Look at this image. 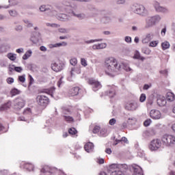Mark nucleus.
I'll list each match as a JSON object with an SVG mask.
<instances>
[{"label": "nucleus", "mask_w": 175, "mask_h": 175, "mask_svg": "<svg viewBox=\"0 0 175 175\" xmlns=\"http://www.w3.org/2000/svg\"><path fill=\"white\" fill-rule=\"evenodd\" d=\"M151 122H152L151 119H147L146 120L144 121V126H150Z\"/></svg>", "instance_id": "nucleus-51"}, {"label": "nucleus", "mask_w": 175, "mask_h": 175, "mask_svg": "<svg viewBox=\"0 0 175 175\" xmlns=\"http://www.w3.org/2000/svg\"><path fill=\"white\" fill-rule=\"evenodd\" d=\"M31 114H32V110L31 109V108H26L23 111L24 116H31Z\"/></svg>", "instance_id": "nucleus-36"}, {"label": "nucleus", "mask_w": 175, "mask_h": 175, "mask_svg": "<svg viewBox=\"0 0 175 175\" xmlns=\"http://www.w3.org/2000/svg\"><path fill=\"white\" fill-rule=\"evenodd\" d=\"M58 32H59L60 33H69V29L66 28H59Z\"/></svg>", "instance_id": "nucleus-40"}, {"label": "nucleus", "mask_w": 175, "mask_h": 175, "mask_svg": "<svg viewBox=\"0 0 175 175\" xmlns=\"http://www.w3.org/2000/svg\"><path fill=\"white\" fill-rule=\"evenodd\" d=\"M150 117L152 118V120H161L162 118V113L161 111L157 109H152L150 111Z\"/></svg>", "instance_id": "nucleus-12"}, {"label": "nucleus", "mask_w": 175, "mask_h": 175, "mask_svg": "<svg viewBox=\"0 0 175 175\" xmlns=\"http://www.w3.org/2000/svg\"><path fill=\"white\" fill-rule=\"evenodd\" d=\"M72 113V110L71 109H69V108H64L63 109V113L64 114H71Z\"/></svg>", "instance_id": "nucleus-53"}, {"label": "nucleus", "mask_w": 175, "mask_h": 175, "mask_svg": "<svg viewBox=\"0 0 175 175\" xmlns=\"http://www.w3.org/2000/svg\"><path fill=\"white\" fill-rule=\"evenodd\" d=\"M116 142L120 143V142H124V143H128V139L125 137H122L121 140L116 139Z\"/></svg>", "instance_id": "nucleus-56"}, {"label": "nucleus", "mask_w": 175, "mask_h": 175, "mask_svg": "<svg viewBox=\"0 0 175 175\" xmlns=\"http://www.w3.org/2000/svg\"><path fill=\"white\" fill-rule=\"evenodd\" d=\"M39 10L41 13H44L46 12H49L48 14L51 17H53L54 16H57V10L53 8V5L50 4H42L39 7Z\"/></svg>", "instance_id": "nucleus-5"}, {"label": "nucleus", "mask_w": 175, "mask_h": 175, "mask_svg": "<svg viewBox=\"0 0 175 175\" xmlns=\"http://www.w3.org/2000/svg\"><path fill=\"white\" fill-rule=\"evenodd\" d=\"M159 43V40H153V41H150L149 42V47H157V46H158Z\"/></svg>", "instance_id": "nucleus-33"}, {"label": "nucleus", "mask_w": 175, "mask_h": 175, "mask_svg": "<svg viewBox=\"0 0 175 175\" xmlns=\"http://www.w3.org/2000/svg\"><path fill=\"white\" fill-rule=\"evenodd\" d=\"M142 53H144V54H146V55H150V54H151V50L148 48H144L142 49Z\"/></svg>", "instance_id": "nucleus-42"}, {"label": "nucleus", "mask_w": 175, "mask_h": 175, "mask_svg": "<svg viewBox=\"0 0 175 175\" xmlns=\"http://www.w3.org/2000/svg\"><path fill=\"white\" fill-rule=\"evenodd\" d=\"M51 69L54 70V72H61L62 69H64V65L61 63L55 62L51 64Z\"/></svg>", "instance_id": "nucleus-16"}, {"label": "nucleus", "mask_w": 175, "mask_h": 175, "mask_svg": "<svg viewBox=\"0 0 175 175\" xmlns=\"http://www.w3.org/2000/svg\"><path fill=\"white\" fill-rule=\"evenodd\" d=\"M89 84L92 85L93 91H98V90L102 88V85L100 84V83L94 79H90Z\"/></svg>", "instance_id": "nucleus-13"}, {"label": "nucleus", "mask_w": 175, "mask_h": 175, "mask_svg": "<svg viewBox=\"0 0 175 175\" xmlns=\"http://www.w3.org/2000/svg\"><path fill=\"white\" fill-rule=\"evenodd\" d=\"M125 109L129 111H134V110H136V109H137V103H136V102L128 103L126 105Z\"/></svg>", "instance_id": "nucleus-15"}, {"label": "nucleus", "mask_w": 175, "mask_h": 175, "mask_svg": "<svg viewBox=\"0 0 175 175\" xmlns=\"http://www.w3.org/2000/svg\"><path fill=\"white\" fill-rule=\"evenodd\" d=\"M6 81H7L8 84H13V83H14V79H13L12 77L8 78Z\"/></svg>", "instance_id": "nucleus-58"}, {"label": "nucleus", "mask_w": 175, "mask_h": 175, "mask_svg": "<svg viewBox=\"0 0 175 175\" xmlns=\"http://www.w3.org/2000/svg\"><path fill=\"white\" fill-rule=\"evenodd\" d=\"M15 70V72H17L18 73H21L23 72V68L15 66V70Z\"/></svg>", "instance_id": "nucleus-60"}, {"label": "nucleus", "mask_w": 175, "mask_h": 175, "mask_svg": "<svg viewBox=\"0 0 175 175\" xmlns=\"http://www.w3.org/2000/svg\"><path fill=\"white\" fill-rule=\"evenodd\" d=\"M70 64L72 65V66H76L77 65V59L74 57L70 60Z\"/></svg>", "instance_id": "nucleus-43"}, {"label": "nucleus", "mask_w": 175, "mask_h": 175, "mask_svg": "<svg viewBox=\"0 0 175 175\" xmlns=\"http://www.w3.org/2000/svg\"><path fill=\"white\" fill-rule=\"evenodd\" d=\"M92 47L93 50H99V46L98 44L92 45Z\"/></svg>", "instance_id": "nucleus-64"}, {"label": "nucleus", "mask_w": 175, "mask_h": 175, "mask_svg": "<svg viewBox=\"0 0 175 175\" xmlns=\"http://www.w3.org/2000/svg\"><path fill=\"white\" fill-rule=\"evenodd\" d=\"M161 142L166 147H173L175 145V136L165 134L161 137Z\"/></svg>", "instance_id": "nucleus-6"}, {"label": "nucleus", "mask_w": 175, "mask_h": 175, "mask_svg": "<svg viewBox=\"0 0 175 175\" xmlns=\"http://www.w3.org/2000/svg\"><path fill=\"white\" fill-rule=\"evenodd\" d=\"M24 167L28 172H32V170H33V165L31 163H25Z\"/></svg>", "instance_id": "nucleus-31"}, {"label": "nucleus", "mask_w": 175, "mask_h": 175, "mask_svg": "<svg viewBox=\"0 0 175 175\" xmlns=\"http://www.w3.org/2000/svg\"><path fill=\"white\" fill-rule=\"evenodd\" d=\"M46 27H51V28H59V25L57 23H46Z\"/></svg>", "instance_id": "nucleus-39"}, {"label": "nucleus", "mask_w": 175, "mask_h": 175, "mask_svg": "<svg viewBox=\"0 0 175 175\" xmlns=\"http://www.w3.org/2000/svg\"><path fill=\"white\" fill-rule=\"evenodd\" d=\"M136 122V118L135 117L129 118L127 120V124L132 125Z\"/></svg>", "instance_id": "nucleus-37"}, {"label": "nucleus", "mask_w": 175, "mask_h": 175, "mask_svg": "<svg viewBox=\"0 0 175 175\" xmlns=\"http://www.w3.org/2000/svg\"><path fill=\"white\" fill-rule=\"evenodd\" d=\"M100 131V127L99 126H95L93 129L92 133L94 134L98 133Z\"/></svg>", "instance_id": "nucleus-48"}, {"label": "nucleus", "mask_w": 175, "mask_h": 175, "mask_svg": "<svg viewBox=\"0 0 175 175\" xmlns=\"http://www.w3.org/2000/svg\"><path fill=\"white\" fill-rule=\"evenodd\" d=\"M131 10L133 13L141 16V17H147L148 16V10L142 4L135 3L132 5Z\"/></svg>", "instance_id": "nucleus-3"}, {"label": "nucleus", "mask_w": 175, "mask_h": 175, "mask_svg": "<svg viewBox=\"0 0 175 175\" xmlns=\"http://www.w3.org/2000/svg\"><path fill=\"white\" fill-rule=\"evenodd\" d=\"M102 23L104 24H109V23L111 22V18L109 16H105L102 18Z\"/></svg>", "instance_id": "nucleus-35"}, {"label": "nucleus", "mask_w": 175, "mask_h": 175, "mask_svg": "<svg viewBox=\"0 0 175 175\" xmlns=\"http://www.w3.org/2000/svg\"><path fill=\"white\" fill-rule=\"evenodd\" d=\"M18 94H20V92L17 89H13L11 90V95L12 96H14L15 95H18Z\"/></svg>", "instance_id": "nucleus-44"}, {"label": "nucleus", "mask_w": 175, "mask_h": 175, "mask_svg": "<svg viewBox=\"0 0 175 175\" xmlns=\"http://www.w3.org/2000/svg\"><path fill=\"white\" fill-rule=\"evenodd\" d=\"M117 122L116 118H112L109 120V125H114Z\"/></svg>", "instance_id": "nucleus-61"}, {"label": "nucleus", "mask_w": 175, "mask_h": 175, "mask_svg": "<svg viewBox=\"0 0 175 175\" xmlns=\"http://www.w3.org/2000/svg\"><path fill=\"white\" fill-rule=\"evenodd\" d=\"M81 64L82 65V66H88V63H87V61L85 60V58H81Z\"/></svg>", "instance_id": "nucleus-52"}, {"label": "nucleus", "mask_w": 175, "mask_h": 175, "mask_svg": "<svg viewBox=\"0 0 175 175\" xmlns=\"http://www.w3.org/2000/svg\"><path fill=\"white\" fill-rule=\"evenodd\" d=\"M36 102L39 106L46 107V106L50 103V100L49 99V97L44 95H39L36 97Z\"/></svg>", "instance_id": "nucleus-8"}, {"label": "nucleus", "mask_w": 175, "mask_h": 175, "mask_svg": "<svg viewBox=\"0 0 175 175\" xmlns=\"http://www.w3.org/2000/svg\"><path fill=\"white\" fill-rule=\"evenodd\" d=\"M31 55H32V51L28 50L25 53V54L23 55V59H24L25 61V60L28 59V58H29V57H31Z\"/></svg>", "instance_id": "nucleus-29"}, {"label": "nucleus", "mask_w": 175, "mask_h": 175, "mask_svg": "<svg viewBox=\"0 0 175 175\" xmlns=\"http://www.w3.org/2000/svg\"><path fill=\"white\" fill-rule=\"evenodd\" d=\"M79 87L72 88L70 90L69 94L71 96H76V95H79Z\"/></svg>", "instance_id": "nucleus-22"}, {"label": "nucleus", "mask_w": 175, "mask_h": 175, "mask_svg": "<svg viewBox=\"0 0 175 175\" xmlns=\"http://www.w3.org/2000/svg\"><path fill=\"white\" fill-rule=\"evenodd\" d=\"M57 18L59 21H69V18H70V17L66 14H59L57 16Z\"/></svg>", "instance_id": "nucleus-20"}, {"label": "nucleus", "mask_w": 175, "mask_h": 175, "mask_svg": "<svg viewBox=\"0 0 175 175\" xmlns=\"http://www.w3.org/2000/svg\"><path fill=\"white\" fill-rule=\"evenodd\" d=\"M25 106V100L21 98H18L14 100L15 110H21Z\"/></svg>", "instance_id": "nucleus-10"}, {"label": "nucleus", "mask_w": 175, "mask_h": 175, "mask_svg": "<svg viewBox=\"0 0 175 175\" xmlns=\"http://www.w3.org/2000/svg\"><path fill=\"white\" fill-rule=\"evenodd\" d=\"M107 95L109 96V98H114V96L116 95V91L112 89L111 90L107 92Z\"/></svg>", "instance_id": "nucleus-38"}, {"label": "nucleus", "mask_w": 175, "mask_h": 175, "mask_svg": "<svg viewBox=\"0 0 175 175\" xmlns=\"http://www.w3.org/2000/svg\"><path fill=\"white\" fill-rule=\"evenodd\" d=\"M40 39H42V36L39 32H33L31 35V37L30 38V40L34 43H39L40 41Z\"/></svg>", "instance_id": "nucleus-14"}, {"label": "nucleus", "mask_w": 175, "mask_h": 175, "mask_svg": "<svg viewBox=\"0 0 175 175\" xmlns=\"http://www.w3.org/2000/svg\"><path fill=\"white\" fill-rule=\"evenodd\" d=\"M24 23H25V24H26V27H27L28 28H31V27H33V24H32V23H31L28 20H25Z\"/></svg>", "instance_id": "nucleus-46"}, {"label": "nucleus", "mask_w": 175, "mask_h": 175, "mask_svg": "<svg viewBox=\"0 0 175 175\" xmlns=\"http://www.w3.org/2000/svg\"><path fill=\"white\" fill-rule=\"evenodd\" d=\"M107 135V130L106 129H101L100 130V133H98V136L100 137H106Z\"/></svg>", "instance_id": "nucleus-28"}, {"label": "nucleus", "mask_w": 175, "mask_h": 175, "mask_svg": "<svg viewBox=\"0 0 175 175\" xmlns=\"http://www.w3.org/2000/svg\"><path fill=\"white\" fill-rule=\"evenodd\" d=\"M154 34L153 32L147 33L142 40L143 44H148V43H150L152 39H154Z\"/></svg>", "instance_id": "nucleus-11"}, {"label": "nucleus", "mask_w": 175, "mask_h": 175, "mask_svg": "<svg viewBox=\"0 0 175 175\" xmlns=\"http://www.w3.org/2000/svg\"><path fill=\"white\" fill-rule=\"evenodd\" d=\"M161 47L163 50H167L170 47V43L167 41H164L161 43Z\"/></svg>", "instance_id": "nucleus-30"}, {"label": "nucleus", "mask_w": 175, "mask_h": 175, "mask_svg": "<svg viewBox=\"0 0 175 175\" xmlns=\"http://www.w3.org/2000/svg\"><path fill=\"white\" fill-rule=\"evenodd\" d=\"M153 7L157 13H162V14H167L169 13V8L161 5V3L157 1L153 2Z\"/></svg>", "instance_id": "nucleus-7"}, {"label": "nucleus", "mask_w": 175, "mask_h": 175, "mask_svg": "<svg viewBox=\"0 0 175 175\" xmlns=\"http://www.w3.org/2000/svg\"><path fill=\"white\" fill-rule=\"evenodd\" d=\"M68 133L70 135H76L77 133V130L75 128H71L68 129Z\"/></svg>", "instance_id": "nucleus-45"}, {"label": "nucleus", "mask_w": 175, "mask_h": 175, "mask_svg": "<svg viewBox=\"0 0 175 175\" xmlns=\"http://www.w3.org/2000/svg\"><path fill=\"white\" fill-rule=\"evenodd\" d=\"M62 79H64L63 77H62L59 79V80L58 81V82H57V86H58L59 88L61 87L62 84L64 83V81H62Z\"/></svg>", "instance_id": "nucleus-62"}, {"label": "nucleus", "mask_w": 175, "mask_h": 175, "mask_svg": "<svg viewBox=\"0 0 175 175\" xmlns=\"http://www.w3.org/2000/svg\"><path fill=\"white\" fill-rule=\"evenodd\" d=\"M161 146L162 142H161V139H154L150 142L148 148L150 151H157V150H159V148H161Z\"/></svg>", "instance_id": "nucleus-9"}, {"label": "nucleus", "mask_w": 175, "mask_h": 175, "mask_svg": "<svg viewBox=\"0 0 175 175\" xmlns=\"http://www.w3.org/2000/svg\"><path fill=\"white\" fill-rule=\"evenodd\" d=\"M111 169H118L121 172H124V170L128 169V165L126 164H113L111 165Z\"/></svg>", "instance_id": "nucleus-17"}, {"label": "nucleus", "mask_w": 175, "mask_h": 175, "mask_svg": "<svg viewBox=\"0 0 175 175\" xmlns=\"http://www.w3.org/2000/svg\"><path fill=\"white\" fill-rule=\"evenodd\" d=\"M7 57L10 61H16L17 59V55L15 53H8Z\"/></svg>", "instance_id": "nucleus-27"}, {"label": "nucleus", "mask_w": 175, "mask_h": 175, "mask_svg": "<svg viewBox=\"0 0 175 175\" xmlns=\"http://www.w3.org/2000/svg\"><path fill=\"white\" fill-rule=\"evenodd\" d=\"M18 80L21 83H25V75L18 77Z\"/></svg>", "instance_id": "nucleus-55"}, {"label": "nucleus", "mask_w": 175, "mask_h": 175, "mask_svg": "<svg viewBox=\"0 0 175 175\" xmlns=\"http://www.w3.org/2000/svg\"><path fill=\"white\" fill-rule=\"evenodd\" d=\"M76 7L75 3L70 2V0H64L59 5H56V9L59 12H66L68 14H71L73 17H76L78 20H84L86 16L84 13H78L76 11H73V9Z\"/></svg>", "instance_id": "nucleus-2"}, {"label": "nucleus", "mask_w": 175, "mask_h": 175, "mask_svg": "<svg viewBox=\"0 0 175 175\" xmlns=\"http://www.w3.org/2000/svg\"><path fill=\"white\" fill-rule=\"evenodd\" d=\"M132 167L134 170L133 175H143V170L142 169V167L137 165H133Z\"/></svg>", "instance_id": "nucleus-18"}, {"label": "nucleus", "mask_w": 175, "mask_h": 175, "mask_svg": "<svg viewBox=\"0 0 175 175\" xmlns=\"http://www.w3.org/2000/svg\"><path fill=\"white\" fill-rule=\"evenodd\" d=\"M64 120H65V121H66V122H73V121H74L72 116H64Z\"/></svg>", "instance_id": "nucleus-41"}, {"label": "nucleus", "mask_w": 175, "mask_h": 175, "mask_svg": "<svg viewBox=\"0 0 175 175\" xmlns=\"http://www.w3.org/2000/svg\"><path fill=\"white\" fill-rule=\"evenodd\" d=\"M84 148L87 152H91L94 150V144L88 142L85 145Z\"/></svg>", "instance_id": "nucleus-23"}, {"label": "nucleus", "mask_w": 175, "mask_h": 175, "mask_svg": "<svg viewBox=\"0 0 175 175\" xmlns=\"http://www.w3.org/2000/svg\"><path fill=\"white\" fill-rule=\"evenodd\" d=\"M157 105H159V106L160 107L166 106V98H165V97H161L160 98H158Z\"/></svg>", "instance_id": "nucleus-24"}, {"label": "nucleus", "mask_w": 175, "mask_h": 175, "mask_svg": "<svg viewBox=\"0 0 175 175\" xmlns=\"http://www.w3.org/2000/svg\"><path fill=\"white\" fill-rule=\"evenodd\" d=\"M0 66L1 68H6L8 66V62L5 60H1L0 62Z\"/></svg>", "instance_id": "nucleus-50"}, {"label": "nucleus", "mask_w": 175, "mask_h": 175, "mask_svg": "<svg viewBox=\"0 0 175 175\" xmlns=\"http://www.w3.org/2000/svg\"><path fill=\"white\" fill-rule=\"evenodd\" d=\"M133 58L135 59H141V61H144L146 59L144 57L140 56V52L137 51H135Z\"/></svg>", "instance_id": "nucleus-26"}, {"label": "nucleus", "mask_w": 175, "mask_h": 175, "mask_svg": "<svg viewBox=\"0 0 175 175\" xmlns=\"http://www.w3.org/2000/svg\"><path fill=\"white\" fill-rule=\"evenodd\" d=\"M98 44L99 50H103V49H106V47H107V44H106V43H100Z\"/></svg>", "instance_id": "nucleus-49"}, {"label": "nucleus", "mask_w": 175, "mask_h": 175, "mask_svg": "<svg viewBox=\"0 0 175 175\" xmlns=\"http://www.w3.org/2000/svg\"><path fill=\"white\" fill-rule=\"evenodd\" d=\"M111 175H125L122 171L118 170V168H116V170L113 171L111 173Z\"/></svg>", "instance_id": "nucleus-32"}, {"label": "nucleus", "mask_w": 175, "mask_h": 175, "mask_svg": "<svg viewBox=\"0 0 175 175\" xmlns=\"http://www.w3.org/2000/svg\"><path fill=\"white\" fill-rule=\"evenodd\" d=\"M147 96H146V94H142L139 97V102L143 103L146 101Z\"/></svg>", "instance_id": "nucleus-47"}, {"label": "nucleus", "mask_w": 175, "mask_h": 175, "mask_svg": "<svg viewBox=\"0 0 175 175\" xmlns=\"http://www.w3.org/2000/svg\"><path fill=\"white\" fill-rule=\"evenodd\" d=\"M16 31H18L19 32H21V30L23 29V26L21 25H17L15 28Z\"/></svg>", "instance_id": "nucleus-63"}, {"label": "nucleus", "mask_w": 175, "mask_h": 175, "mask_svg": "<svg viewBox=\"0 0 175 175\" xmlns=\"http://www.w3.org/2000/svg\"><path fill=\"white\" fill-rule=\"evenodd\" d=\"M10 107H12V102L8 101L6 103L0 107V111H5V110L10 109Z\"/></svg>", "instance_id": "nucleus-21"}, {"label": "nucleus", "mask_w": 175, "mask_h": 175, "mask_svg": "<svg viewBox=\"0 0 175 175\" xmlns=\"http://www.w3.org/2000/svg\"><path fill=\"white\" fill-rule=\"evenodd\" d=\"M162 20V17L159 14H156L152 16H150L146 19V28H151V27H154Z\"/></svg>", "instance_id": "nucleus-4"}, {"label": "nucleus", "mask_w": 175, "mask_h": 175, "mask_svg": "<svg viewBox=\"0 0 175 175\" xmlns=\"http://www.w3.org/2000/svg\"><path fill=\"white\" fill-rule=\"evenodd\" d=\"M166 99L168 100V102H173L175 99L174 94L172 92H167L166 94Z\"/></svg>", "instance_id": "nucleus-25"}, {"label": "nucleus", "mask_w": 175, "mask_h": 175, "mask_svg": "<svg viewBox=\"0 0 175 175\" xmlns=\"http://www.w3.org/2000/svg\"><path fill=\"white\" fill-rule=\"evenodd\" d=\"M117 5H125L126 0H116Z\"/></svg>", "instance_id": "nucleus-54"}, {"label": "nucleus", "mask_w": 175, "mask_h": 175, "mask_svg": "<svg viewBox=\"0 0 175 175\" xmlns=\"http://www.w3.org/2000/svg\"><path fill=\"white\" fill-rule=\"evenodd\" d=\"M65 46H68V43L66 42H58L56 44H50L49 45V49H54V48L62 47Z\"/></svg>", "instance_id": "nucleus-19"}, {"label": "nucleus", "mask_w": 175, "mask_h": 175, "mask_svg": "<svg viewBox=\"0 0 175 175\" xmlns=\"http://www.w3.org/2000/svg\"><path fill=\"white\" fill-rule=\"evenodd\" d=\"M102 40H103V39H102V38H100V39H95V40H90L85 41V43L86 44H90V43H95L96 42H102Z\"/></svg>", "instance_id": "nucleus-34"}, {"label": "nucleus", "mask_w": 175, "mask_h": 175, "mask_svg": "<svg viewBox=\"0 0 175 175\" xmlns=\"http://www.w3.org/2000/svg\"><path fill=\"white\" fill-rule=\"evenodd\" d=\"M9 13L10 16H12L13 17L17 16V12H16L15 10H10Z\"/></svg>", "instance_id": "nucleus-59"}, {"label": "nucleus", "mask_w": 175, "mask_h": 175, "mask_svg": "<svg viewBox=\"0 0 175 175\" xmlns=\"http://www.w3.org/2000/svg\"><path fill=\"white\" fill-rule=\"evenodd\" d=\"M124 40L126 43H132V38L131 36L124 37Z\"/></svg>", "instance_id": "nucleus-57"}, {"label": "nucleus", "mask_w": 175, "mask_h": 175, "mask_svg": "<svg viewBox=\"0 0 175 175\" xmlns=\"http://www.w3.org/2000/svg\"><path fill=\"white\" fill-rule=\"evenodd\" d=\"M124 69L126 72H132V68L126 63H118L117 59L113 57H107L104 60V70L105 75L114 77L119 72Z\"/></svg>", "instance_id": "nucleus-1"}]
</instances>
